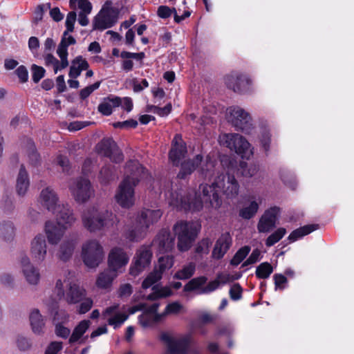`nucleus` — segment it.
I'll list each match as a JSON object with an SVG mask.
<instances>
[{"label": "nucleus", "instance_id": "obj_38", "mask_svg": "<svg viewBox=\"0 0 354 354\" xmlns=\"http://www.w3.org/2000/svg\"><path fill=\"white\" fill-rule=\"evenodd\" d=\"M318 228V225L312 224V225H307L305 226H303L301 227H299L293 232H291V234L288 236V239L290 241H295L297 239L301 238L305 235H307L310 234V232L315 231Z\"/></svg>", "mask_w": 354, "mask_h": 354}, {"label": "nucleus", "instance_id": "obj_34", "mask_svg": "<svg viewBox=\"0 0 354 354\" xmlns=\"http://www.w3.org/2000/svg\"><path fill=\"white\" fill-rule=\"evenodd\" d=\"M120 104V97L110 96L104 98L103 102L99 104L98 111L104 115H109L112 113L113 109L118 107Z\"/></svg>", "mask_w": 354, "mask_h": 354}, {"label": "nucleus", "instance_id": "obj_23", "mask_svg": "<svg viewBox=\"0 0 354 354\" xmlns=\"http://www.w3.org/2000/svg\"><path fill=\"white\" fill-rule=\"evenodd\" d=\"M41 205L52 213H55L59 205V199L55 192L50 187L44 189L40 194Z\"/></svg>", "mask_w": 354, "mask_h": 354}, {"label": "nucleus", "instance_id": "obj_33", "mask_svg": "<svg viewBox=\"0 0 354 354\" xmlns=\"http://www.w3.org/2000/svg\"><path fill=\"white\" fill-rule=\"evenodd\" d=\"M91 322L89 320L81 321L74 328L70 338L69 343L73 344L75 342L83 343L84 340L82 339L84 334L89 328L91 326Z\"/></svg>", "mask_w": 354, "mask_h": 354}, {"label": "nucleus", "instance_id": "obj_12", "mask_svg": "<svg viewBox=\"0 0 354 354\" xmlns=\"http://www.w3.org/2000/svg\"><path fill=\"white\" fill-rule=\"evenodd\" d=\"M119 10L115 7L103 8L100 17H95L93 23L94 30H105L113 27L118 21Z\"/></svg>", "mask_w": 354, "mask_h": 354}, {"label": "nucleus", "instance_id": "obj_35", "mask_svg": "<svg viewBox=\"0 0 354 354\" xmlns=\"http://www.w3.org/2000/svg\"><path fill=\"white\" fill-rule=\"evenodd\" d=\"M29 187V179L25 167L21 165L17 178V192L20 196H24Z\"/></svg>", "mask_w": 354, "mask_h": 354}, {"label": "nucleus", "instance_id": "obj_4", "mask_svg": "<svg viewBox=\"0 0 354 354\" xmlns=\"http://www.w3.org/2000/svg\"><path fill=\"white\" fill-rule=\"evenodd\" d=\"M83 227L91 233H96L114 227L119 223L115 214L108 210L88 208L82 214Z\"/></svg>", "mask_w": 354, "mask_h": 354}, {"label": "nucleus", "instance_id": "obj_25", "mask_svg": "<svg viewBox=\"0 0 354 354\" xmlns=\"http://www.w3.org/2000/svg\"><path fill=\"white\" fill-rule=\"evenodd\" d=\"M78 241L75 237L65 239L59 245L57 256L62 261H68L73 256Z\"/></svg>", "mask_w": 354, "mask_h": 354}, {"label": "nucleus", "instance_id": "obj_45", "mask_svg": "<svg viewBox=\"0 0 354 354\" xmlns=\"http://www.w3.org/2000/svg\"><path fill=\"white\" fill-rule=\"evenodd\" d=\"M272 272V266L269 263L264 262L257 267L256 275L259 279H267Z\"/></svg>", "mask_w": 354, "mask_h": 354}, {"label": "nucleus", "instance_id": "obj_47", "mask_svg": "<svg viewBox=\"0 0 354 354\" xmlns=\"http://www.w3.org/2000/svg\"><path fill=\"white\" fill-rule=\"evenodd\" d=\"M185 307L178 301H174L171 304H169L164 311L163 317L167 315H177L180 313H185Z\"/></svg>", "mask_w": 354, "mask_h": 354}, {"label": "nucleus", "instance_id": "obj_16", "mask_svg": "<svg viewBox=\"0 0 354 354\" xmlns=\"http://www.w3.org/2000/svg\"><path fill=\"white\" fill-rule=\"evenodd\" d=\"M30 254L36 263H41L47 254V244L41 234L36 235L30 243Z\"/></svg>", "mask_w": 354, "mask_h": 354}, {"label": "nucleus", "instance_id": "obj_44", "mask_svg": "<svg viewBox=\"0 0 354 354\" xmlns=\"http://www.w3.org/2000/svg\"><path fill=\"white\" fill-rule=\"evenodd\" d=\"M162 275L160 274V272L154 268L153 270L150 272L142 281V288L147 289L150 288L154 283L158 281L162 278Z\"/></svg>", "mask_w": 354, "mask_h": 354}, {"label": "nucleus", "instance_id": "obj_8", "mask_svg": "<svg viewBox=\"0 0 354 354\" xmlns=\"http://www.w3.org/2000/svg\"><path fill=\"white\" fill-rule=\"evenodd\" d=\"M228 121L237 129L248 133L252 129L250 114L239 106H231L227 109Z\"/></svg>", "mask_w": 354, "mask_h": 354}, {"label": "nucleus", "instance_id": "obj_50", "mask_svg": "<svg viewBox=\"0 0 354 354\" xmlns=\"http://www.w3.org/2000/svg\"><path fill=\"white\" fill-rule=\"evenodd\" d=\"M32 80L35 83H38L45 75L46 70L37 64L31 66Z\"/></svg>", "mask_w": 354, "mask_h": 354}, {"label": "nucleus", "instance_id": "obj_3", "mask_svg": "<svg viewBox=\"0 0 354 354\" xmlns=\"http://www.w3.org/2000/svg\"><path fill=\"white\" fill-rule=\"evenodd\" d=\"M160 209H143L130 218L126 225L124 236L131 241H139L147 234L149 227L162 216Z\"/></svg>", "mask_w": 354, "mask_h": 354}, {"label": "nucleus", "instance_id": "obj_58", "mask_svg": "<svg viewBox=\"0 0 354 354\" xmlns=\"http://www.w3.org/2000/svg\"><path fill=\"white\" fill-rule=\"evenodd\" d=\"M77 311L80 314H84L91 308L93 301L91 298L83 299Z\"/></svg>", "mask_w": 354, "mask_h": 354}, {"label": "nucleus", "instance_id": "obj_6", "mask_svg": "<svg viewBox=\"0 0 354 354\" xmlns=\"http://www.w3.org/2000/svg\"><path fill=\"white\" fill-rule=\"evenodd\" d=\"M81 258L87 268H96L104 260V248L97 239L86 240L81 246Z\"/></svg>", "mask_w": 354, "mask_h": 354}, {"label": "nucleus", "instance_id": "obj_62", "mask_svg": "<svg viewBox=\"0 0 354 354\" xmlns=\"http://www.w3.org/2000/svg\"><path fill=\"white\" fill-rule=\"evenodd\" d=\"M261 255V252L258 249H255L252 251L250 257L247 259V260L243 263V266H245L248 265L253 264L256 263L259 259Z\"/></svg>", "mask_w": 354, "mask_h": 354}, {"label": "nucleus", "instance_id": "obj_61", "mask_svg": "<svg viewBox=\"0 0 354 354\" xmlns=\"http://www.w3.org/2000/svg\"><path fill=\"white\" fill-rule=\"evenodd\" d=\"M133 292L132 286L130 283L122 284L119 288V296L120 297H127L131 295Z\"/></svg>", "mask_w": 354, "mask_h": 354}, {"label": "nucleus", "instance_id": "obj_30", "mask_svg": "<svg viewBox=\"0 0 354 354\" xmlns=\"http://www.w3.org/2000/svg\"><path fill=\"white\" fill-rule=\"evenodd\" d=\"M29 319L32 332L37 335H41L44 333L45 322L39 310L36 308L32 310Z\"/></svg>", "mask_w": 354, "mask_h": 354}, {"label": "nucleus", "instance_id": "obj_21", "mask_svg": "<svg viewBox=\"0 0 354 354\" xmlns=\"http://www.w3.org/2000/svg\"><path fill=\"white\" fill-rule=\"evenodd\" d=\"M185 142L179 134H176L171 142V149L169 153V158L174 165H178L180 160L187 153Z\"/></svg>", "mask_w": 354, "mask_h": 354}, {"label": "nucleus", "instance_id": "obj_57", "mask_svg": "<svg viewBox=\"0 0 354 354\" xmlns=\"http://www.w3.org/2000/svg\"><path fill=\"white\" fill-rule=\"evenodd\" d=\"M230 295L232 299L238 300L241 298L242 288L239 283L234 284L230 290Z\"/></svg>", "mask_w": 354, "mask_h": 354}, {"label": "nucleus", "instance_id": "obj_54", "mask_svg": "<svg viewBox=\"0 0 354 354\" xmlns=\"http://www.w3.org/2000/svg\"><path fill=\"white\" fill-rule=\"evenodd\" d=\"M211 244H212V243L209 239H203L201 241H200L198 243V245L196 248V252L198 254H208Z\"/></svg>", "mask_w": 354, "mask_h": 354}, {"label": "nucleus", "instance_id": "obj_2", "mask_svg": "<svg viewBox=\"0 0 354 354\" xmlns=\"http://www.w3.org/2000/svg\"><path fill=\"white\" fill-rule=\"evenodd\" d=\"M126 170L127 175L118 186L115 199L122 207L129 208L134 204V187L142 177L144 168L137 161H130Z\"/></svg>", "mask_w": 354, "mask_h": 354}, {"label": "nucleus", "instance_id": "obj_63", "mask_svg": "<svg viewBox=\"0 0 354 354\" xmlns=\"http://www.w3.org/2000/svg\"><path fill=\"white\" fill-rule=\"evenodd\" d=\"M62 348L61 342H53L47 347L45 354H57Z\"/></svg>", "mask_w": 354, "mask_h": 354}, {"label": "nucleus", "instance_id": "obj_15", "mask_svg": "<svg viewBox=\"0 0 354 354\" xmlns=\"http://www.w3.org/2000/svg\"><path fill=\"white\" fill-rule=\"evenodd\" d=\"M280 209L278 207H272L266 210L260 218L257 224L259 232H268L276 226Z\"/></svg>", "mask_w": 354, "mask_h": 354}, {"label": "nucleus", "instance_id": "obj_32", "mask_svg": "<svg viewBox=\"0 0 354 354\" xmlns=\"http://www.w3.org/2000/svg\"><path fill=\"white\" fill-rule=\"evenodd\" d=\"M89 65L88 62L81 55L76 57L71 62L68 76L71 79H75L80 75L81 72L87 70Z\"/></svg>", "mask_w": 354, "mask_h": 354}, {"label": "nucleus", "instance_id": "obj_48", "mask_svg": "<svg viewBox=\"0 0 354 354\" xmlns=\"http://www.w3.org/2000/svg\"><path fill=\"white\" fill-rule=\"evenodd\" d=\"M241 174L247 178H251L256 175L259 171V167L256 164L241 163Z\"/></svg>", "mask_w": 354, "mask_h": 354}, {"label": "nucleus", "instance_id": "obj_19", "mask_svg": "<svg viewBox=\"0 0 354 354\" xmlns=\"http://www.w3.org/2000/svg\"><path fill=\"white\" fill-rule=\"evenodd\" d=\"M53 214L56 217L55 223L66 230L71 227L76 221L73 210L68 205H59Z\"/></svg>", "mask_w": 354, "mask_h": 354}, {"label": "nucleus", "instance_id": "obj_43", "mask_svg": "<svg viewBox=\"0 0 354 354\" xmlns=\"http://www.w3.org/2000/svg\"><path fill=\"white\" fill-rule=\"evenodd\" d=\"M207 278L204 276L198 277L191 279L185 286L184 291L191 292L196 290H201V287L207 282Z\"/></svg>", "mask_w": 354, "mask_h": 354}, {"label": "nucleus", "instance_id": "obj_42", "mask_svg": "<svg viewBox=\"0 0 354 354\" xmlns=\"http://www.w3.org/2000/svg\"><path fill=\"white\" fill-rule=\"evenodd\" d=\"M153 292L147 296L149 300H156L160 298H165L172 295V290L169 287H161L153 286L152 288Z\"/></svg>", "mask_w": 354, "mask_h": 354}, {"label": "nucleus", "instance_id": "obj_41", "mask_svg": "<svg viewBox=\"0 0 354 354\" xmlns=\"http://www.w3.org/2000/svg\"><path fill=\"white\" fill-rule=\"evenodd\" d=\"M174 263V257L171 255H166L158 259V266L154 268L160 272L162 275L163 272L172 268Z\"/></svg>", "mask_w": 354, "mask_h": 354}, {"label": "nucleus", "instance_id": "obj_31", "mask_svg": "<svg viewBox=\"0 0 354 354\" xmlns=\"http://www.w3.org/2000/svg\"><path fill=\"white\" fill-rule=\"evenodd\" d=\"M203 157L201 155H196L192 160L185 161L181 165V169L178 174L180 178H185L190 175L202 162Z\"/></svg>", "mask_w": 354, "mask_h": 354}, {"label": "nucleus", "instance_id": "obj_18", "mask_svg": "<svg viewBox=\"0 0 354 354\" xmlns=\"http://www.w3.org/2000/svg\"><path fill=\"white\" fill-rule=\"evenodd\" d=\"M227 88H247L252 86V80L246 74L231 72L224 77Z\"/></svg>", "mask_w": 354, "mask_h": 354}, {"label": "nucleus", "instance_id": "obj_36", "mask_svg": "<svg viewBox=\"0 0 354 354\" xmlns=\"http://www.w3.org/2000/svg\"><path fill=\"white\" fill-rule=\"evenodd\" d=\"M15 228L10 221H3L0 223V238L8 241H12L15 236Z\"/></svg>", "mask_w": 354, "mask_h": 354}, {"label": "nucleus", "instance_id": "obj_7", "mask_svg": "<svg viewBox=\"0 0 354 354\" xmlns=\"http://www.w3.org/2000/svg\"><path fill=\"white\" fill-rule=\"evenodd\" d=\"M220 142L231 150H234L242 158H249L253 154L250 144L238 133L224 134L219 138Z\"/></svg>", "mask_w": 354, "mask_h": 354}, {"label": "nucleus", "instance_id": "obj_49", "mask_svg": "<svg viewBox=\"0 0 354 354\" xmlns=\"http://www.w3.org/2000/svg\"><path fill=\"white\" fill-rule=\"evenodd\" d=\"M250 251L249 246H244L239 249L232 259L230 263L233 266H238L248 254Z\"/></svg>", "mask_w": 354, "mask_h": 354}, {"label": "nucleus", "instance_id": "obj_59", "mask_svg": "<svg viewBox=\"0 0 354 354\" xmlns=\"http://www.w3.org/2000/svg\"><path fill=\"white\" fill-rule=\"evenodd\" d=\"M214 167V162L210 158H207L205 161V165L201 167V173L205 177L212 174V171Z\"/></svg>", "mask_w": 354, "mask_h": 354}, {"label": "nucleus", "instance_id": "obj_51", "mask_svg": "<svg viewBox=\"0 0 354 354\" xmlns=\"http://www.w3.org/2000/svg\"><path fill=\"white\" fill-rule=\"evenodd\" d=\"M77 15L74 11H71L68 13L65 25L66 30L64 32V36L68 35L69 32H73L74 30V25L76 21Z\"/></svg>", "mask_w": 354, "mask_h": 354}, {"label": "nucleus", "instance_id": "obj_1", "mask_svg": "<svg viewBox=\"0 0 354 354\" xmlns=\"http://www.w3.org/2000/svg\"><path fill=\"white\" fill-rule=\"evenodd\" d=\"M239 192V185L234 176L221 174L211 184L200 185L198 192L190 190L184 195L171 193L169 203L185 211H200L203 204L218 209L223 203L221 194L227 198H234L238 196Z\"/></svg>", "mask_w": 354, "mask_h": 354}, {"label": "nucleus", "instance_id": "obj_60", "mask_svg": "<svg viewBox=\"0 0 354 354\" xmlns=\"http://www.w3.org/2000/svg\"><path fill=\"white\" fill-rule=\"evenodd\" d=\"M45 62L47 66L53 65L55 73L59 68V61L50 53L47 54L45 57Z\"/></svg>", "mask_w": 354, "mask_h": 354}, {"label": "nucleus", "instance_id": "obj_26", "mask_svg": "<svg viewBox=\"0 0 354 354\" xmlns=\"http://www.w3.org/2000/svg\"><path fill=\"white\" fill-rule=\"evenodd\" d=\"M232 243V238L229 232L223 233L216 241L212 251V257L219 259L223 257L230 248Z\"/></svg>", "mask_w": 354, "mask_h": 354}, {"label": "nucleus", "instance_id": "obj_27", "mask_svg": "<svg viewBox=\"0 0 354 354\" xmlns=\"http://www.w3.org/2000/svg\"><path fill=\"white\" fill-rule=\"evenodd\" d=\"M158 306V304H153L139 317V322L143 327H147L151 323L162 319L163 315L156 313Z\"/></svg>", "mask_w": 354, "mask_h": 354}, {"label": "nucleus", "instance_id": "obj_24", "mask_svg": "<svg viewBox=\"0 0 354 354\" xmlns=\"http://www.w3.org/2000/svg\"><path fill=\"white\" fill-rule=\"evenodd\" d=\"M160 252L165 253L171 251L174 248V238L166 230H161L154 240Z\"/></svg>", "mask_w": 354, "mask_h": 354}, {"label": "nucleus", "instance_id": "obj_20", "mask_svg": "<svg viewBox=\"0 0 354 354\" xmlns=\"http://www.w3.org/2000/svg\"><path fill=\"white\" fill-rule=\"evenodd\" d=\"M20 265L24 276L28 283L37 285L40 279L39 270L31 263L30 259L26 255H24L20 259Z\"/></svg>", "mask_w": 354, "mask_h": 354}, {"label": "nucleus", "instance_id": "obj_53", "mask_svg": "<svg viewBox=\"0 0 354 354\" xmlns=\"http://www.w3.org/2000/svg\"><path fill=\"white\" fill-rule=\"evenodd\" d=\"M15 74L17 76L20 83H26L28 80V71L24 65H20L15 71Z\"/></svg>", "mask_w": 354, "mask_h": 354}, {"label": "nucleus", "instance_id": "obj_17", "mask_svg": "<svg viewBox=\"0 0 354 354\" xmlns=\"http://www.w3.org/2000/svg\"><path fill=\"white\" fill-rule=\"evenodd\" d=\"M102 317L109 325L116 328L128 319L129 315L124 311V307L121 311L119 309V305L116 304L106 308L102 313Z\"/></svg>", "mask_w": 354, "mask_h": 354}, {"label": "nucleus", "instance_id": "obj_55", "mask_svg": "<svg viewBox=\"0 0 354 354\" xmlns=\"http://www.w3.org/2000/svg\"><path fill=\"white\" fill-rule=\"evenodd\" d=\"M149 109H150L153 113L159 115L160 116H165L168 115L170 111H171V104H167L164 108H159L156 106H151L148 107Z\"/></svg>", "mask_w": 354, "mask_h": 354}, {"label": "nucleus", "instance_id": "obj_10", "mask_svg": "<svg viewBox=\"0 0 354 354\" xmlns=\"http://www.w3.org/2000/svg\"><path fill=\"white\" fill-rule=\"evenodd\" d=\"M69 189L75 200L81 203L86 202L94 194L90 181L84 178L75 180Z\"/></svg>", "mask_w": 354, "mask_h": 354}, {"label": "nucleus", "instance_id": "obj_39", "mask_svg": "<svg viewBox=\"0 0 354 354\" xmlns=\"http://www.w3.org/2000/svg\"><path fill=\"white\" fill-rule=\"evenodd\" d=\"M196 270V264L193 262L189 263L183 266V268L177 271L174 274V278L180 280L189 279L193 276Z\"/></svg>", "mask_w": 354, "mask_h": 354}, {"label": "nucleus", "instance_id": "obj_11", "mask_svg": "<svg viewBox=\"0 0 354 354\" xmlns=\"http://www.w3.org/2000/svg\"><path fill=\"white\" fill-rule=\"evenodd\" d=\"M129 260V256L124 249L115 247L110 250L108 255V269L116 272L118 275L124 271Z\"/></svg>", "mask_w": 354, "mask_h": 354}, {"label": "nucleus", "instance_id": "obj_28", "mask_svg": "<svg viewBox=\"0 0 354 354\" xmlns=\"http://www.w3.org/2000/svg\"><path fill=\"white\" fill-rule=\"evenodd\" d=\"M86 296L85 290L80 288L78 285L71 283L68 289L66 290L64 299L68 304H76L81 301Z\"/></svg>", "mask_w": 354, "mask_h": 354}, {"label": "nucleus", "instance_id": "obj_52", "mask_svg": "<svg viewBox=\"0 0 354 354\" xmlns=\"http://www.w3.org/2000/svg\"><path fill=\"white\" fill-rule=\"evenodd\" d=\"M176 8H170L167 6H160L157 10V15L161 19H168L172 15H175Z\"/></svg>", "mask_w": 354, "mask_h": 354}, {"label": "nucleus", "instance_id": "obj_64", "mask_svg": "<svg viewBox=\"0 0 354 354\" xmlns=\"http://www.w3.org/2000/svg\"><path fill=\"white\" fill-rule=\"evenodd\" d=\"M78 7L81 10L80 12L89 14L92 10L91 3L88 0H80Z\"/></svg>", "mask_w": 354, "mask_h": 354}, {"label": "nucleus", "instance_id": "obj_14", "mask_svg": "<svg viewBox=\"0 0 354 354\" xmlns=\"http://www.w3.org/2000/svg\"><path fill=\"white\" fill-rule=\"evenodd\" d=\"M97 152L109 157L113 162H120L123 160V155L112 138H104L96 145Z\"/></svg>", "mask_w": 354, "mask_h": 354}, {"label": "nucleus", "instance_id": "obj_5", "mask_svg": "<svg viewBox=\"0 0 354 354\" xmlns=\"http://www.w3.org/2000/svg\"><path fill=\"white\" fill-rule=\"evenodd\" d=\"M200 226L194 222L180 221L173 227V231L177 237V248L180 252L189 250L197 237Z\"/></svg>", "mask_w": 354, "mask_h": 354}, {"label": "nucleus", "instance_id": "obj_29", "mask_svg": "<svg viewBox=\"0 0 354 354\" xmlns=\"http://www.w3.org/2000/svg\"><path fill=\"white\" fill-rule=\"evenodd\" d=\"M117 277L116 272L106 269L98 274L95 284L100 289L109 290L111 288L113 281Z\"/></svg>", "mask_w": 354, "mask_h": 354}, {"label": "nucleus", "instance_id": "obj_9", "mask_svg": "<svg viewBox=\"0 0 354 354\" xmlns=\"http://www.w3.org/2000/svg\"><path fill=\"white\" fill-rule=\"evenodd\" d=\"M152 251L149 245H142L136 251L133 264L129 269L132 276H137L148 267L151 261Z\"/></svg>", "mask_w": 354, "mask_h": 354}, {"label": "nucleus", "instance_id": "obj_22", "mask_svg": "<svg viewBox=\"0 0 354 354\" xmlns=\"http://www.w3.org/2000/svg\"><path fill=\"white\" fill-rule=\"evenodd\" d=\"M66 230L53 221H48L44 225V232L50 245H57L62 239Z\"/></svg>", "mask_w": 354, "mask_h": 354}, {"label": "nucleus", "instance_id": "obj_13", "mask_svg": "<svg viewBox=\"0 0 354 354\" xmlns=\"http://www.w3.org/2000/svg\"><path fill=\"white\" fill-rule=\"evenodd\" d=\"M161 339L167 344L169 354H185L191 343L192 337L190 335H186L176 338L166 333L161 335Z\"/></svg>", "mask_w": 354, "mask_h": 354}, {"label": "nucleus", "instance_id": "obj_37", "mask_svg": "<svg viewBox=\"0 0 354 354\" xmlns=\"http://www.w3.org/2000/svg\"><path fill=\"white\" fill-rule=\"evenodd\" d=\"M260 203V198H259V201H251L248 205L245 206L240 210L239 216L244 219H250L252 218L257 214Z\"/></svg>", "mask_w": 354, "mask_h": 354}, {"label": "nucleus", "instance_id": "obj_56", "mask_svg": "<svg viewBox=\"0 0 354 354\" xmlns=\"http://www.w3.org/2000/svg\"><path fill=\"white\" fill-rule=\"evenodd\" d=\"M120 57L122 59H135L136 60H142L145 57V54L144 52H140V53H131L128 51L123 50L120 53Z\"/></svg>", "mask_w": 354, "mask_h": 354}, {"label": "nucleus", "instance_id": "obj_40", "mask_svg": "<svg viewBox=\"0 0 354 354\" xmlns=\"http://www.w3.org/2000/svg\"><path fill=\"white\" fill-rule=\"evenodd\" d=\"M71 283L72 282H71L69 279L65 277L57 279L54 291L56 293L57 297L59 300L64 298L66 295L65 288H66L67 290Z\"/></svg>", "mask_w": 354, "mask_h": 354}, {"label": "nucleus", "instance_id": "obj_46", "mask_svg": "<svg viewBox=\"0 0 354 354\" xmlns=\"http://www.w3.org/2000/svg\"><path fill=\"white\" fill-rule=\"evenodd\" d=\"M286 230L283 227H279L272 234H271L266 240V245L268 247H271L276 243L279 241L286 234Z\"/></svg>", "mask_w": 354, "mask_h": 354}]
</instances>
